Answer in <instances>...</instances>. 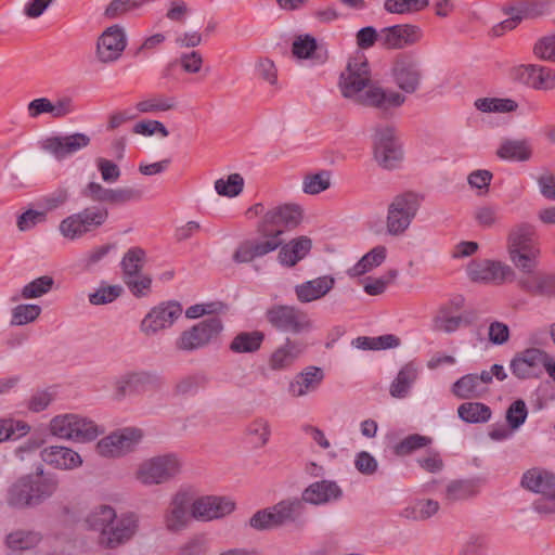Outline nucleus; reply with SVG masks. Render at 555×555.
Returning <instances> with one entry per match:
<instances>
[{"label": "nucleus", "mask_w": 555, "mask_h": 555, "mask_svg": "<svg viewBox=\"0 0 555 555\" xmlns=\"http://www.w3.org/2000/svg\"><path fill=\"white\" fill-rule=\"evenodd\" d=\"M540 250L535 228L529 223L516 225L508 235V254Z\"/></svg>", "instance_id": "nucleus-32"}, {"label": "nucleus", "mask_w": 555, "mask_h": 555, "mask_svg": "<svg viewBox=\"0 0 555 555\" xmlns=\"http://www.w3.org/2000/svg\"><path fill=\"white\" fill-rule=\"evenodd\" d=\"M182 314V307L177 301H167L152 308L143 318L140 330L146 336L169 328Z\"/></svg>", "instance_id": "nucleus-12"}, {"label": "nucleus", "mask_w": 555, "mask_h": 555, "mask_svg": "<svg viewBox=\"0 0 555 555\" xmlns=\"http://www.w3.org/2000/svg\"><path fill=\"white\" fill-rule=\"evenodd\" d=\"M545 351L539 348H528L518 352L511 361L509 369L519 379L538 378L544 372Z\"/></svg>", "instance_id": "nucleus-15"}, {"label": "nucleus", "mask_w": 555, "mask_h": 555, "mask_svg": "<svg viewBox=\"0 0 555 555\" xmlns=\"http://www.w3.org/2000/svg\"><path fill=\"white\" fill-rule=\"evenodd\" d=\"M57 480L42 472L17 478L7 490L5 502L12 508L39 505L57 489Z\"/></svg>", "instance_id": "nucleus-3"}, {"label": "nucleus", "mask_w": 555, "mask_h": 555, "mask_svg": "<svg viewBox=\"0 0 555 555\" xmlns=\"http://www.w3.org/2000/svg\"><path fill=\"white\" fill-rule=\"evenodd\" d=\"M386 256L387 249L385 246H375L369 253H366L356 264L348 269V276L358 278L372 271L385 261Z\"/></svg>", "instance_id": "nucleus-39"}, {"label": "nucleus", "mask_w": 555, "mask_h": 555, "mask_svg": "<svg viewBox=\"0 0 555 555\" xmlns=\"http://www.w3.org/2000/svg\"><path fill=\"white\" fill-rule=\"evenodd\" d=\"M40 144L42 150L53 155L57 160H62L87 147L90 144V138L85 133L77 132L68 135L49 137L42 140Z\"/></svg>", "instance_id": "nucleus-19"}, {"label": "nucleus", "mask_w": 555, "mask_h": 555, "mask_svg": "<svg viewBox=\"0 0 555 555\" xmlns=\"http://www.w3.org/2000/svg\"><path fill=\"white\" fill-rule=\"evenodd\" d=\"M528 416V408L522 399H517L511 403L506 410V423L512 430H517L525 424Z\"/></svg>", "instance_id": "nucleus-59"}, {"label": "nucleus", "mask_w": 555, "mask_h": 555, "mask_svg": "<svg viewBox=\"0 0 555 555\" xmlns=\"http://www.w3.org/2000/svg\"><path fill=\"white\" fill-rule=\"evenodd\" d=\"M550 7V1L530 0L519 2L516 7L512 8V10L521 15V18H533L547 13Z\"/></svg>", "instance_id": "nucleus-56"}, {"label": "nucleus", "mask_w": 555, "mask_h": 555, "mask_svg": "<svg viewBox=\"0 0 555 555\" xmlns=\"http://www.w3.org/2000/svg\"><path fill=\"white\" fill-rule=\"evenodd\" d=\"M467 275L473 282L485 284H502L514 276L513 269L493 260H474L467 266Z\"/></svg>", "instance_id": "nucleus-13"}, {"label": "nucleus", "mask_w": 555, "mask_h": 555, "mask_svg": "<svg viewBox=\"0 0 555 555\" xmlns=\"http://www.w3.org/2000/svg\"><path fill=\"white\" fill-rule=\"evenodd\" d=\"M392 77L396 85L405 93L418 90L422 80V69L417 61L401 56L396 60L392 67Z\"/></svg>", "instance_id": "nucleus-22"}, {"label": "nucleus", "mask_w": 555, "mask_h": 555, "mask_svg": "<svg viewBox=\"0 0 555 555\" xmlns=\"http://www.w3.org/2000/svg\"><path fill=\"white\" fill-rule=\"evenodd\" d=\"M151 375L149 373H128L120 377L117 382V389L119 393L126 395L132 391H139L144 384L149 383Z\"/></svg>", "instance_id": "nucleus-58"}, {"label": "nucleus", "mask_w": 555, "mask_h": 555, "mask_svg": "<svg viewBox=\"0 0 555 555\" xmlns=\"http://www.w3.org/2000/svg\"><path fill=\"white\" fill-rule=\"evenodd\" d=\"M301 220V209L297 205L285 204L268 210L258 227V232L270 238H280L283 227H296Z\"/></svg>", "instance_id": "nucleus-10"}, {"label": "nucleus", "mask_w": 555, "mask_h": 555, "mask_svg": "<svg viewBox=\"0 0 555 555\" xmlns=\"http://www.w3.org/2000/svg\"><path fill=\"white\" fill-rule=\"evenodd\" d=\"M304 352L299 341L286 338L269 358V366L273 371H285L293 366Z\"/></svg>", "instance_id": "nucleus-31"}, {"label": "nucleus", "mask_w": 555, "mask_h": 555, "mask_svg": "<svg viewBox=\"0 0 555 555\" xmlns=\"http://www.w3.org/2000/svg\"><path fill=\"white\" fill-rule=\"evenodd\" d=\"M477 493V486L470 480H457L447 487L446 499L450 502L466 500Z\"/></svg>", "instance_id": "nucleus-53"}, {"label": "nucleus", "mask_w": 555, "mask_h": 555, "mask_svg": "<svg viewBox=\"0 0 555 555\" xmlns=\"http://www.w3.org/2000/svg\"><path fill=\"white\" fill-rule=\"evenodd\" d=\"M264 340L261 331L241 332L230 343V350L234 353H251L260 349Z\"/></svg>", "instance_id": "nucleus-40"}, {"label": "nucleus", "mask_w": 555, "mask_h": 555, "mask_svg": "<svg viewBox=\"0 0 555 555\" xmlns=\"http://www.w3.org/2000/svg\"><path fill=\"white\" fill-rule=\"evenodd\" d=\"M311 245V240L306 236L294 238L281 247L279 261L283 266L293 267L309 254Z\"/></svg>", "instance_id": "nucleus-37"}, {"label": "nucleus", "mask_w": 555, "mask_h": 555, "mask_svg": "<svg viewBox=\"0 0 555 555\" xmlns=\"http://www.w3.org/2000/svg\"><path fill=\"white\" fill-rule=\"evenodd\" d=\"M181 462L175 454H164L143 462L137 470V479L143 485H159L175 477Z\"/></svg>", "instance_id": "nucleus-9"}, {"label": "nucleus", "mask_w": 555, "mask_h": 555, "mask_svg": "<svg viewBox=\"0 0 555 555\" xmlns=\"http://www.w3.org/2000/svg\"><path fill=\"white\" fill-rule=\"evenodd\" d=\"M520 486L540 495L555 493V474L541 467H532L522 474Z\"/></svg>", "instance_id": "nucleus-28"}, {"label": "nucleus", "mask_w": 555, "mask_h": 555, "mask_svg": "<svg viewBox=\"0 0 555 555\" xmlns=\"http://www.w3.org/2000/svg\"><path fill=\"white\" fill-rule=\"evenodd\" d=\"M243 188L244 179L240 173H231L225 179L215 181V190L220 196L235 197L242 193Z\"/></svg>", "instance_id": "nucleus-51"}, {"label": "nucleus", "mask_w": 555, "mask_h": 555, "mask_svg": "<svg viewBox=\"0 0 555 555\" xmlns=\"http://www.w3.org/2000/svg\"><path fill=\"white\" fill-rule=\"evenodd\" d=\"M331 185L330 173L321 171L313 175H308L302 182V190L307 194H319L327 190Z\"/></svg>", "instance_id": "nucleus-61"}, {"label": "nucleus", "mask_w": 555, "mask_h": 555, "mask_svg": "<svg viewBox=\"0 0 555 555\" xmlns=\"http://www.w3.org/2000/svg\"><path fill=\"white\" fill-rule=\"evenodd\" d=\"M41 459L48 465L57 469L73 470L82 465L80 454L63 446H50L41 451Z\"/></svg>", "instance_id": "nucleus-27"}, {"label": "nucleus", "mask_w": 555, "mask_h": 555, "mask_svg": "<svg viewBox=\"0 0 555 555\" xmlns=\"http://www.w3.org/2000/svg\"><path fill=\"white\" fill-rule=\"evenodd\" d=\"M249 525L257 530H268L282 527L278 518L274 505L256 512L249 519Z\"/></svg>", "instance_id": "nucleus-55"}, {"label": "nucleus", "mask_w": 555, "mask_h": 555, "mask_svg": "<svg viewBox=\"0 0 555 555\" xmlns=\"http://www.w3.org/2000/svg\"><path fill=\"white\" fill-rule=\"evenodd\" d=\"M371 70L366 57L357 54L349 59L346 69L340 74L339 88L345 98L376 107L383 112L398 108L405 102V96L398 91L369 86Z\"/></svg>", "instance_id": "nucleus-1"}, {"label": "nucleus", "mask_w": 555, "mask_h": 555, "mask_svg": "<svg viewBox=\"0 0 555 555\" xmlns=\"http://www.w3.org/2000/svg\"><path fill=\"white\" fill-rule=\"evenodd\" d=\"M145 251L140 247L130 248L121 260V268L125 276L135 275L142 269Z\"/></svg>", "instance_id": "nucleus-57"}, {"label": "nucleus", "mask_w": 555, "mask_h": 555, "mask_svg": "<svg viewBox=\"0 0 555 555\" xmlns=\"http://www.w3.org/2000/svg\"><path fill=\"white\" fill-rule=\"evenodd\" d=\"M459 417L465 423H486L491 418V409L481 402H465L457 408Z\"/></svg>", "instance_id": "nucleus-42"}, {"label": "nucleus", "mask_w": 555, "mask_h": 555, "mask_svg": "<svg viewBox=\"0 0 555 555\" xmlns=\"http://www.w3.org/2000/svg\"><path fill=\"white\" fill-rule=\"evenodd\" d=\"M422 197L413 192H405L393 198L388 207L387 231L391 235L402 234L411 224L420 208Z\"/></svg>", "instance_id": "nucleus-7"}, {"label": "nucleus", "mask_w": 555, "mask_h": 555, "mask_svg": "<svg viewBox=\"0 0 555 555\" xmlns=\"http://www.w3.org/2000/svg\"><path fill=\"white\" fill-rule=\"evenodd\" d=\"M274 511L281 526L298 522L305 512V503L300 499H286L274 504Z\"/></svg>", "instance_id": "nucleus-41"}, {"label": "nucleus", "mask_w": 555, "mask_h": 555, "mask_svg": "<svg viewBox=\"0 0 555 555\" xmlns=\"http://www.w3.org/2000/svg\"><path fill=\"white\" fill-rule=\"evenodd\" d=\"M234 507V502L225 496H201L192 500V517L202 521H210L229 515Z\"/></svg>", "instance_id": "nucleus-17"}, {"label": "nucleus", "mask_w": 555, "mask_h": 555, "mask_svg": "<svg viewBox=\"0 0 555 555\" xmlns=\"http://www.w3.org/2000/svg\"><path fill=\"white\" fill-rule=\"evenodd\" d=\"M335 283L334 276L326 274L296 285L294 292L299 302L309 304L325 297Z\"/></svg>", "instance_id": "nucleus-26"}, {"label": "nucleus", "mask_w": 555, "mask_h": 555, "mask_svg": "<svg viewBox=\"0 0 555 555\" xmlns=\"http://www.w3.org/2000/svg\"><path fill=\"white\" fill-rule=\"evenodd\" d=\"M245 433L254 447L262 448L270 440L271 426L268 420L257 417L246 426Z\"/></svg>", "instance_id": "nucleus-46"}, {"label": "nucleus", "mask_w": 555, "mask_h": 555, "mask_svg": "<svg viewBox=\"0 0 555 555\" xmlns=\"http://www.w3.org/2000/svg\"><path fill=\"white\" fill-rule=\"evenodd\" d=\"M147 0H112L105 9L106 18L116 20L140 9Z\"/></svg>", "instance_id": "nucleus-54"}, {"label": "nucleus", "mask_w": 555, "mask_h": 555, "mask_svg": "<svg viewBox=\"0 0 555 555\" xmlns=\"http://www.w3.org/2000/svg\"><path fill=\"white\" fill-rule=\"evenodd\" d=\"M108 209L104 206H88L64 218L59 224L61 235L69 241L94 234L108 220Z\"/></svg>", "instance_id": "nucleus-5"}, {"label": "nucleus", "mask_w": 555, "mask_h": 555, "mask_svg": "<svg viewBox=\"0 0 555 555\" xmlns=\"http://www.w3.org/2000/svg\"><path fill=\"white\" fill-rule=\"evenodd\" d=\"M420 366L414 361L404 364L389 387V393L397 399H403L409 396L413 385L418 378Z\"/></svg>", "instance_id": "nucleus-36"}, {"label": "nucleus", "mask_w": 555, "mask_h": 555, "mask_svg": "<svg viewBox=\"0 0 555 555\" xmlns=\"http://www.w3.org/2000/svg\"><path fill=\"white\" fill-rule=\"evenodd\" d=\"M343 494L341 489L334 481L322 480L311 483L302 493L304 503L321 505L333 500H338Z\"/></svg>", "instance_id": "nucleus-35"}, {"label": "nucleus", "mask_w": 555, "mask_h": 555, "mask_svg": "<svg viewBox=\"0 0 555 555\" xmlns=\"http://www.w3.org/2000/svg\"><path fill=\"white\" fill-rule=\"evenodd\" d=\"M464 301V297L459 295L440 306L434 318L435 330L444 333L457 331L464 322L463 317L457 313L463 308Z\"/></svg>", "instance_id": "nucleus-25"}, {"label": "nucleus", "mask_w": 555, "mask_h": 555, "mask_svg": "<svg viewBox=\"0 0 555 555\" xmlns=\"http://www.w3.org/2000/svg\"><path fill=\"white\" fill-rule=\"evenodd\" d=\"M281 238L267 237L266 241L247 240L242 242L233 254V260L236 263H244L262 257L281 246Z\"/></svg>", "instance_id": "nucleus-29"}, {"label": "nucleus", "mask_w": 555, "mask_h": 555, "mask_svg": "<svg viewBox=\"0 0 555 555\" xmlns=\"http://www.w3.org/2000/svg\"><path fill=\"white\" fill-rule=\"evenodd\" d=\"M515 79L525 86L538 91H551L555 89V69L538 65L521 64L513 69Z\"/></svg>", "instance_id": "nucleus-14"}, {"label": "nucleus", "mask_w": 555, "mask_h": 555, "mask_svg": "<svg viewBox=\"0 0 555 555\" xmlns=\"http://www.w3.org/2000/svg\"><path fill=\"white\" fill-rule=\"evenodd\" d=\"M324 378L323 371L317 366H308L298 373L289 383L288 392L293 397H302L319 388Z\"/></svg>", "instance_id": "nucleus-34"}, {"label": "nucleus", "mask_w": 555, "mask_h": 555, "mask_svg": "<svg viewBox=\"0 0 555 555\" xmlns=\"http://www.w3.org/2000/svg\"><path fill=\"white\" fill-rule=\"evenodd\" d=\"M264 315L268 323L281 333L300 335L314 328L308 312L297 306L275 304L266 310Z\"/></svg>", "instance_id": "nucleus-6"}, {"label": "nucleus", "mask_w": 555, "mask_h": 555, "mask_svg": "<svg viewBox=\"0 0 555 555\" xmlns=\"http://www.w3.org/2000/svg\"><path fill=\"white\" fill-rule=\"evenodd\" d=\"M127 46L124 29L118 25L107 27L98 39L96 55L103 63L117 61Z\"/></svg>", "instance_id": "nucleus-20"}, {"label": "nucleus", "mask_w": 555, "mask_h": 555, "mask_svg": "<svg viewBox=\"0 0 555 555\" xmlns=\"http://www.w3.org/2000/svg\"><path fill=\"white\" fill-rule=\"evenodd\" d=\"M75 111L76 105L70 96H61L55 102L48 98H37L27 104V115L31 119L43 114H49L54 119H61Z\"/></svg>", "instance_id": "nucleus-23"}, {"label": "nucleus", "mask_w": 555, "mask_h": 555, "mask_svg": "<svg viewBox=\"0 0 555 555\" xmlns=\"http://www.w3.org/2000/svg\"><path fill=\"white\" fill-rule=\"evenodd\" d=\"M475 106L483 113H512L518 108L516 101L512 99L481 98L476 100Z\"/></svg>", "instance_id": "nucleus-49"}, {"label": "nucleus", "mask_w": 555, "mask_h": 555, "mask_svg": "<svg viewBox=\"0 0 555 555\" xmlns=\"http://www.w3.org/2000/svg\"><path fill=\"white\" fill-rule=\"evenodd\" d=\"M54 285L52 276L42 275L27 283L21 291L24 299H35L48 294Z\"/></svg>", "instance_id": "nucleus-52"}, {"label": "nucleus", "mask_w": 555, "mask_h": 555, "mask_svg": "<svg viewBox=\"0 0 555 555\" xmlns=\"http://www.w3.org/2000/svg\"><path fill=\"white\" fill-rule=\"evenodd\" d=\"M208 379L204 373H194L182 376L175 385L173 392L178 396H195L201 389H204Z\"/></svg>", "instance_id": "nucleus-44"}, {"label": "nucleus", "mask_w": 555, "mask_h": 555, "mask_svg": "<svg viewBox=\"0 0 555 555\" xmlns=\"http://www.w3.org/2000/svg\"><path fill=\"white\" fill-rule=\"evenodd\" d=\"M41 313L38 305H18L12 311L11 323L13 325H25L34 322Z\"/></svg>", "instance_id": "nucleus-62"}, {"label": "nucleus", "mask_w": 555, "mask_h": 555, "mask_svg": "<svg viewBox=\"0 0 555 555\" xmlns=\"http://www.w3.org/2000/svg\"><path fill=\"white\" fill-rule=\"evenodd\" d=\"M86 525L99 532V543L105 548H116L127 543L138 530V517L133 513L117 516L115 508L101 504L87 515Z\"/></svg>", "instance_id": "nucleus-2"}, {"label": "nucleus", "mask_w": 555, "mask_h": 555, "mask_svg": "<svg viewBox=\"0 0 555 555\" xmlns=\"http://www.w3.org/2000/svg\"><path fill=\"white\" fill-rule=\"evenodd\" d=\"M176 107V98L162 93H150L135 103L138 114H158L171 111Z\"/></svg>", "instance_id": "nucleus-38"}, {"label": "nucleus", "mask_w": 555, "mask_h": 555, "mask_svg": "<svg viewBox=\"0 0 555 555\" xmlns=\"http://www.w3.org/2000/svg\"><path fill=\"white\" fill-rule=\"evenodd\" d=\"M142 430L126 427L102 438L96 443V451L105 457H119L130 452L142 439Z\"/></svg>", "instance_id": "nucleus-11"}, {"label": "nucleus", "mask_w": 555, "mask_h": 555, "mask_svg": "<svg viewBox=\"0 0 555 555\" xmlns=\"http://www.w3.org/2000/svg\"><path fill=\"white\" fill-rule=\"evenodd\" d=\"M192 517V496L185 491L177 492L164 514V524L168 531L179 532L185 529Z\"/></svg>", "instance_id": "nucleus-18"}, {"label": "nucleus", "mask_w": 555, "mask_h": 555, "mask_svg": "<svg viewBox=\"0 0 555 555\" xmlns=\"http://www.w3.org/2000/svg\"><path fill=\"white\" fill-rule=\"evenodd\" d=\"M439 503L431 499L415 500L411 506L403 509L402 516L413 520H425L439 511Z\"/></svg>", "instance_id": "nucleus-45"}, {"label": "nucleus", "mask_w": 555, "mask_h": 555, "mask_svg": "<svg viewBox=\"0 0 555 555\" xmlns=\"http://www.w3.org/2000/svg\"><path fill=\"white\" fill-rule=\"evenodd\" d=\"M488 374H466L453 384L452 393L459 399L480 398L488 390Z\"/></svg>", "instance_id": "nucleus-33"}, {"label": "nucleus", "mask_w": 555, "mask_h": 555, "mask_svg": "<svg viewBox=\"0 0 555 555\" xmlns=\"http://www.w3.org/2000/svg\"><path fill=\"white\" fill-rule=\"evenodd\" d=\"M48 428L59 439L81 443L95 440L104 431L94 421L77 413L55 415Z\"/></svg>", "instance_id": "nucleus-4"}, {"label": "nucleus", "mask_w": 555, "mask_h": 555, "mask_svg": "<svg viewBox=\"0 0 555 555\" xmlns=\"http://www.w3.org/2000/svg\"><path fill=\"white\" fill-rule=\"evenodd\" d=\"M121 293L122 288L119 285L101 286L89 295V301L94 306L111 304L116 300Z\"/></svg>", "instance_id": "nucleus-64"}, {"label": "nucleus", "mask_w": 555, "mask_h": 555, "mask_svg": "<svg viewBox=\"0 0 555 555\" xmlns=\"http://www.w3.org/2000/svg\"><path fill=\"white\" fill-rule=\"evenodd\" d=\"M29 431L30 426L24 421L11 417L0 420V443L16 440L26 436Z\"/></svg>", "instance_id": "nucleus-48"}, {"label": "nucleus", "mask_w": 555, "mask_h": 555, "mask_svg": "<svg viewBox=\"0 0 555 555\" xmlns=\"http://www.w3.org/2000/svg\"><path fill=\"white\" fill-rule=\"evenodd\" d=\"M428 0H385L384 9L390 14H413L424 10Z\"/></svg>", "instance_id": "nucleus-50"}, {"label": "nucleus", "mask_w": 555, "mask_h": 555, "mask_svg": "<svg viewBox=\"0 0 555 555\" xmlns=\"http://www.w3.org/2000/svg\"><path fill=\"white\" fill-rule=\"evenodd\" d=\"M222 330L223 324L220 318L210 317L183 331L177 338L175 346L178 350L189 352L201 349L216 339Z\"/></svg>", "instance_id": "nucleus-8"}, {"label": "nucleus", "mask_w": 555, "mask_h": 555, "mask_svg": "<svg viewBox=\"0 0 555 555\" xmlns=\"http://www.w3.org/2000/svg\"><path fill=\"white\" fill-rule=\"evenodd\" d=\"M499 158L512 163H526L533 156V144L528 138L505 139L496 150Z\"/></svg>", "instance_id": "nucleus-30"}, {"label": "nucleus", "mask_w": 555, "mask_h": 555, "mask_svg": "<svg viewBox=\"0 0 555 555\" xmlns=\"http://www.w3.org/2000/svg\"><path fill=\"white\" fill-rule=\"evenodd\" d=\"M431 442L433 439L430 437L418 434L409 435L396 446V454L408 455L415 450L429 446Z\"/></svg>", "instance_id": "nucleus-60"}, {"label": "nucleus", "mask_w": 555, "mask_h": 555, "mask_svg": "<svg viewBox=\"0 0 555 555\" xmlns=\"http://www.w3.org/2000/svg\"><path fill=\"white\" fill-rule=\"evenodd\" d=\"M374 155L380 166L386 169L396 167L401 158V151L395 141L392 127L378 128L374 138Z\"/></svg>", "instance_id": "nucleus-21"}, {"label": "nucleus", "mask_w": 555, "mask_h": 555, "mask_svg": "<svg viewBox=\"0 0 555 555\" xmlns=\"http://www.w3.org/2000/svg\"><path fill=\"white\" fill-rule=\"evenodd\" d=\"M292 52L297 59H310L323 61L319 53L318 42L310 35H300L295 38L292 46Z\"/></svg>", "instance_id": "nucleus-47"}, {"label": "nucleus", "mask_w": 555, "mask_h": 555, "mask_svg": "<svg viewBox=\"0 0 555 555\" xmlns=\"http://www.w3.org/2000/svg\"><path fill=\"white\" fill-rule=\"evenodd\" d=\"M517 285L524 293L533 297L555 296V274L552 273L532 271L520 276Z\"/></svg>", "instance_id": "nucleus-24"}, {"label": "nucleus", "mask_w": 555, "mask_h": 555, "mask_svg": "<svg viewBox=\"0 0 555 555\" xmlns=\"http://www.w3.org/2000/svg\"><path fill=\"white\" fill-rule=\"evenodd\" d=\"M41 540L38 532L31 530H15L5 538V545L12 551H26L35 547Z\"/></svg>", "instance_id": "nucleus-43"}, {"label": "nucleus", "mask_w": 555, "mask_h": 555, "mask_svg": "<svg viewBox=\"0 0 555 555\" xmlns=\"http://www.w3.org/2000/svg\"><path fill=\"white\" fill-rule=\"evenodd\" d=\"M423 38L422 29L416 25L400 24L385 27L379 31V44L389 50H399L413 46Z\"/></svg>", "instance_id": "nucleus-16"}, {"label": "nucleus", "mask_w": 555, "mask_h": 555, "mask_svg": "<svg viewBox=\"0 0 555 555\" xmlns=\"http://www.w3.org/2000/svg\"><path fill=\"white\" fill-rule=\"evenodd\" d=\"M69 199L68 190L65 188H57L53 192L43 195L39 199V205L43 207V211L46 214L48 211H53L62 206H64Z\"/></svg>", "instance_id": "nucleus-63"}]
</instances>
